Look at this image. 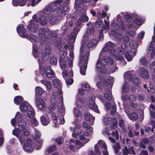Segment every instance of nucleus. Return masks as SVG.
<instances>
[{
    "label": "nucleus",
    "mask_w": 155,
    "mask_h": 155,
    "mask_svg": "<svg viewBox=\"0 0 155 155\" xmlns=\"http://www.w3.org/2000/svg\"><path fill=\"white\" fill-rule=\"evenodd\" d=\"M52 82L54 87L59 89L57 92L58 95L61 94L62 95V92L61 89V85L59 80L57 78L54 79L52 80Z\"/></svg>",
    "instance_id": "nucleus-12"
},
{
    "label": "nucleus",
    "mask_w": 155,
    "mask_h": 155,
    "mask_svg": "<svg viewBox=\"0 0 155 155\" xmlns=\"http://www.w3.org/2000/svg\"><path fill=\"white\" fill-rule=\"evenodd\" d=\"M18 124L19 127L21 128L27 127L28 123L24 120H18Z\"/></svg>",
    "instance_id": "nucleus-33"
},
{
    "label": "nucleus",
    "mask_w": 155,
    "mask_h": 155,
    "mask_svg": "<svg viewBox=\"0 0 155 155\" xmlns=\"http://www.w3.org/2000/svg\"><path fill=\"white\" fill-rule=\"evenodd\" d=\"M58 102L57 106L59 111L61 113H64L65 111L64 107L63 104V97L61 94L58 95Z\"/></svg>",
    "instance_id": "nucleus-11"
},
{
    "label": "nucleus",
    "mask_w": 155,
    "mask_h": 155,
    "mask_svg": "<svg viewBox=\"0 0 155 155\" xmlns=\"http://www.w3.org/2000/svg\"><path fill=\"white\" fill-rule=\"evenodd\" d=\"M107 92L108 93H105L104 94V96L106 99L109 101H110L112 99L111 91L108 90Z\"/></svg>",
    "instance_id": "nucleus-46"
},
{
    "label": "nucleus",
    "mask_w": 155,
    "mask_h": 155,
    "mask_svg": "<svg viewBox=\"0 0 155 155\" xmlns=\"http://www.w3.org/2000/svg\"><path fill=\"white\" fill-rule=\"evenodd\" d=\"M37 18L39 19L41 24L43 25H46L48 21V16L42 12H40L38 14Z\"/></svg>",
    "instance_id": "nucleus-6"
},
{
    "label": "nucleus",
    "mask_w": 155,
    "mask_h": 155,
    "mask_svg": "<svg viewBox=\"0 0 155 155\" xmlns=\"http://www.w3.org/2000/svg\"><path fill=\"white\" fill-rule=\"evenodd\" d=\"M89 107L95 112L98 113L99 110L97 105L94 104L90 103L89 104Z\"/></svg>",
    "instance_id": "nucleus-45"
},
{
    "label": "nucleus",
    "mask_w": 155,
    "mask_h": 155,
    "mask_svg": "<svg viewBox=\"0 0 155 155\" xmlns=\"http://www.w3.org/2000/svg\"><path fill=\"white\" fill-rule=\"evenodd\" d=\"M83 22H87L89 19V18L85 14H83L80 17Z\"/></svg>",
    "instance_id": "nucleus-57"
},
{
    "label": "nucleus",
    "mask_w": 155,
    "mask_h": 155,
    "mask_svg": "<svg viewBox=\"0 0 155 155\" xmlns=\"http://www.w3.org/2000/svg\"><path fill=\"white\" fill-rule=\"evenodd\" d=\"M152 46H151L149 48H148L149 51H152L150 58V60L152 61L151 64H150L151 69L153 68L152 66H155V47H152Z\"/></svg>",
    "instance_id": "nucleus-9"
},
{
    "label": "nucleus",
    "mask_w": 155,
    "mask_h": 155,
    "mask_svg": "<svg viewBox=\"0 0 155 155\" xmlns=\"http://www.w3.org/2000/svg\"><path fill=\"white\" fill-rule=\"evenodd\" d=\"M104 21L105 24L102 25V28L103 29L107 30L109 27V22L105 20H104Z\"/></svg>",
    "instance_id": "nucleus-52"
},
{
    "label": "nucleus",
    "mask_w": 155,
    "mask_h": 155,
    "mask_svg": "<svg viewBox=\"0 0 155 155\" xmlns=\"http://www.w3.org/2000/svg\"><path fill=\"white\" fill-rule=\"evenodd\" d=\"M24 150L28 152H31L33 151V149L31 145L24 144L23 147Z\"/></svg>",
    "instance_id": "nucleus-36"
},
{
    "label": "nucleus",
    "mask_w": 155,
    "mask_h": 155,
    "mask_svg": "<svg viewBox=\"0 0 155 155\" xmlns=\"http://www.w3.org/2000/svg\"><path fill=\"white\" fill-rule=\"evenodd\" d=\"M112 147L115 153L117 154L119 152L120 150L121 147V146L120 143L117 142L113 145Z\"/></svg>",
    "instance_id": "nucleus-29"
},
{
    "label": "nucleus",
    "mask_w": 155,
    "mask_h": 155,
    "mask_svg": "<svg viewBox=\"0 0 155 155\" xmlns=\"http://www.w3.org/2000/svg\"><path fill=\"white\" fill-rule=\"evenodd\" d=\"M35 101L36 106L39 109L41 110L45 107V102L41 98L36 97L35 99Z\"/></svg>",
    "instance_id": "nucleus-17"
},
{
    "label": "nucleus",
    "mask_w": 155,
    "mask_h": 155,
    "mask_svg": "<svg viewBox=\"0 0 155 155\" xmlns=\"http://www.w3.org/2000/svg\"><path fill=\"white\" fill-rule=\"evenodd\" d=\"M85 136L84 135L82 134V135H81L79 137V139L80 140L83 141H85L84 143H85V144L88 142L90 139V138L89 137H87V138H86L85 137Z\"/></svg>",
    "instance_id": "nucleus-51"
},
{
    "label": "nucleus",
    "mask_w": 155,
    "mask_h": 155,
    "mask_svg": "<svg viewBox=\"0 0 155 155\" xmlns=\"http://www.w3.org/2000/svg\"><path fill=\"white\" fill-rule=\"evenodd\" d=\"M83 127L88 130H89L90 131H92L93 130V129L91 127L88 125L85 122H84L83 124Z\"/></svg>",
    "instance_id": "nucleus-58"
},
{
    "label": "nucleus",
    "mask_w": 155,
    "mask_h": 155,
    "mask_svg": "<svg viewBox=\"0 0 155 155\" xmlns=\"http://www.w3.org/2000/svg\"><path fill=\"white\" fill-rule=\"evenodd\" d=\"M63 1L61 0H57L54 1L53 3H52V4L55 6L56 7V9L58 7V6L57 5L58 4H61H61L63 3Z\"/></svg>",
    "instance_id": "nucleus-54"
},
{
    "label": "nucleus",
    "mask_w": 155,
    "mask_h": 155,
    "mask_svg": "<svg viewBox=\"0 0 155 155\" xmlns=\"http://www.w3.org/2000/svg\"><path fill=\"white\" fill-rule=\"evenodd\" d=\"M111 135L113 137H115L116 140L118 139L119 134L117 130L113 131L111 133Z\"/></svg>",
    "instance_id": "nucleus-56"
},
{
    "label": "nucleus",
    "mask_w": 155,
    "mask_h": 155,
    "mask_svg": "<svg viewBox=\"0 0 155 155\" xmlns=\"http://www.w3.org/2000/svg\"><path fill=\"white\" fill-rule=\"evenodd\" d=\"M58 37L57 33L55 31H52L51 33L50 37L51 40H54L56 39Z\"/></svg>",
    "instance_id": "nucleus-47"
},
{
    "label": "nucleus",
    "mask_w": 155,
    "mask_h": 155,
    "mask_svg": "<svg viewBox=\"0 0 155 155\" xmlns=\"http://www.w3.org/2000/svg\"><path fill=\"white\" fill-rule=\"evenodd\" d=\"M48 20L50 21V23L52 25H54L57 23L61 19V17H59L58 15L56 16H53V14L50 15L48 16Z\"/></svg>",
    "instance_id": "nucleus-14"
},
{
    "label": "nucleus",
    "mask_w": 155,
    "mask_h": 155,
    "mask_svg": "<svg viewBox=\"0 0 155 155\" xmlns=\"http://www.w3.org/2000/svg\"><path fill=\"white\" fill-rule=\"evenodd\" d=\"M94 149L95 154L100 155L101 154L97 144H96L94 146Z\"/></svg>",
    "instance_id": "nucleus-59"
},
{
    "label": "nucleus",
    "mask_w": 155,
    "mask_h": 155,
    "mask_svg": "<svg viewBox=\"0 0 155 155\" xmlns=\"http://www.w3.org/2000/svg\"><path fill=\"white\" fill-rule=\"evenodd\" d=\"M140 61L142 64L145 66H147L148 64L146 58L145 57H143L140 58Z\"/></svg>",
    "instance_id": "nucleus-42"
},
{
    "label": "nucleus",
    "mask_w": 155,
    "mask_h": 155,
    "mask_svg": "<svg viewBox=\"0 0 155 155\" xmlns=\"http://www.w3.org/2000/svg\"><path fill=\"white\" fill-rule=\"evenodd\" d=\"M149 143V140L148 138H142L139 143V146L140 148L144 149L146 147L145 145L148 144Z\"/></svg>",
    "instance_id": "nucleus-25"
},
{
    "label": "nucleus",
    "mask_w": 155,
    "mask_h": 155,
    "mask_svg": "<svg viewBox=\"0 0 155 155\" xmlns=\"http://www.w3.org/2000/svg\"><path fill=\"white\" fill-rule=\"evenodd\" d=\"M122 153L124 155H127L128 154H135V152L134 148L132 146L130 147L129 148H127V146H125L122 150Z\"/></svg>",
    "instance_id": "nucleus-19"
},
{
    "label": "nucleus",
    "mask_w": 155,
    "mask_h": 155,
    "mask_svg": "<svg viewBox=\"0 0 155 155\" xmlns=\"http://www.w3.org/2000/svg\"><path fill=\"white\" fill-rule=\"evenodd\" d=\"M126 113L130 120H135L138 118V114L135 112H133L130 114L127 112H126Z\"/></svg>",
    "instance_id": "nucleus-28"
},
{
    "label": "nucleus",
    "mask_w": 155,
    "mask_h": 155,
    "mask_svg": "<svg viewBox=\"0 0 155 155\" xmlns=\"http://www.w3.org/2000/svg\"><path fill=\"white\" fill-rule=\"evenodd\" d=\"M18 32L19 34H22L23 37H25L26 33H25L26 31V29L22 26H20L17 28Z\"/></svg>",
    "instance_id": "nucleus-31"
},
{
    "label": "nucleus",
    "mask_w": 155,
    "mask_h": 155,
    "mask_svg": "<svg viewBox=\"0 0 155 155\" xmlns=\"http://www.w3.org/2000/svg\"><path fill=\"white\" fill-rule=\"evenodd\" d=\"M129 45L131 48V51L133 52V55L134 56L136 54V48L138 47V45L135 41H133L130 42Z\"/></svg>",
    "instance_id": "nucleus-20"
},
{
    "label": "nucleus",
    "mask_w": 155,
    "mask_h": 155,
    "mask_svg": "<svg viewBox=\"0 0 155 155\" xmlns=\"http://www.w3.org/2000/svg\"><path fill=\"white\" fill-rule=\"evenodd\" d=\"M56 148L57 147L56 145H52L47 149L46 152H48V153H50L55 150Z\"/></svg>",
    "instance_id": "nucleus-44"
},
{
    "label": "nucleus",
    "mask_w": 155,
    "mask_h": 155,
    "mask_svg": "<svg viewBox=\"0 0 155 155\" xmlns=\"http://www.w3.org/2000/svg\"><path fill=\"white\" fill-rule=\"evenodd\" d=\"M75 144L77 146V149H79L84 146L85 144V143H84V142L82 143L79 140H77L75 141Z\"/></svg>",
    "instance_id": "nucleus-48"
},
{
    "label": "nucleus",
    "mask_w": 155,
    "mask_h": 155,
    "mask_svg": "<svg viewBox=\"0 0 155 155\" xmlns=\"http://www.w3.org/2000/svg\"><path fill=\"white\" fill-rule=\"evenodd\" d=\"M35 115L34 110L31 107L28 109L27 114V116L29 118H33Z\"/></svg>",
    "instance_id": "nucleus-30"
},
{
    "label": "nucleus",
    "mask_w": 155,
    "mask_h": 155,
    "mask_svg": "<svg viewBox=\"0 0 155 155\" xmlns=\"http://www.w3.org/2000/svg\"><path fill=\"white\" fill-rule=\"evenodd\" d=\"M139 75L142 78L145 79L148 78L149 73L147 70L143 67L140 68L137 71Z\"/></svg>",
    "instance_id": "nucleus-10"
},
{
    "label": "nucleus",
    "mask_w": 155,
    "mask_h": 155,
    "mask_svg": "<svg viewBox=\"0 0 155 155\" xmlns=\"http://www.w3.org/2000/svg\"><path fill=\"white\" fill-rule=\"evenodd\" d=\"M27 28L30 31L35 32L38 28V25L35 23V20H31L30 21Z\"/></svg>",
    "instance_id": "nucleus-13"
},
{
    "label": "nucleus",
    "mask_w": 155,
    "mask_h": 155,
    "mask_svg": "<svg viewBox=\"0 0 155 155\" xmlns=\"http://www.w3.org/2000/svg\"><path fill=\"white\" fill-rule=\"evenodd\" d=\"M103 23V21L100 18H97L94 23V25L96 28H99Z\"/></svg>",
    "instance_id": "nucleus-40"
},
{
    "label": "nucleus",
    "mask_w": 155,
    "mask_h": 155,
    "mask_svg": "<svg viewBox=\"0 0 155 155\" xmlns=\"http://www.w3.org/2000/svg\"><path fill=\"white\" fill-rule=\"evenodd\" d=\"M84 116L86 120L92 125L93 121L95 120V117L92 116L90 113H86L84 114Z\"/></svg>",
    "instance_id": "nucleus-24"
},
{
    "label": "nucleus",
    "mask_w": 155,
    "mask_h": 155,
    "mask_svg": "<svg viewBox=\"0 0 155 155\" xmlns=\"http://www.w3.org/2000/svg\"><path fill=\"white\" fill-rule=\"evenodd\" d=\"M128 100L130 101H134L136 100V97L134 95L131 94L128 97Z\"/></svg>",
    "instance_id": "nucleus-64"
},
{
    "label": "nucleus",
    "mask_w": 155,
    "mask_h": 155,
    "mask_svg": "<svg viewBox=\"0 0 155 155\" xmlns=\"http://www.w3.org/2000/svg\"><path fill=\"white\" fill-rule=\"evenodd\" d=\"M116 105L115 104H114L112 106V109L110 112L111 114L112 115H114L115 114L116 110Z\"/></svg>",
    "instance_id": "nucleus-62"
},
{
    "label": "nucleus",
    "mask_w": 155,
    "mask_h": 155,
    "mask_svg": "<svg viewBox=\"0 0 155 155\" xmlns=\"http://www.w3.org/2000/svg\"><path fill=\"white\" fill-rule=\"evenodd\" d=\"M43 142V140L42 139L37 141L35 143V148L37 150L40 149L41 147L42 144Z\"/></svg>",
    "instance_id": "nucleus-37"
},
{
    "label": "nucleus",
    "mask_w": 155,
    "mask_h": 155,
    "mask_svg": "<svg viewBox=\"0 0 155 155\" xmlns=\"http://www.w3.org/2000/svg\"><path fill=\"white\" fill-rule=\"evenodd\" d=\"M119 27V26L116 23H113L111 26V29L114 32L117 30Z\"/></svg>",
    "instance_id": "nucleus-63"
},
{
    "label": "nucleus",
    "mask_w": 155,
    "mask_h": 155,
    "mask_svg": "<svg viewBox=\"0 0 155 155\" xmlns=\"http://www.w3.org/2000/svg\"><path fill=\"white\" fill-rule=\"evenodd\" d=\"M26 2V0H13L12 3L15 6L18 5L22 6L25 5Z\"/></svg>",
    "instance_id": "nucleus-27"
},
{
    "label": "nucleus",
    "mask_w": 155,
    "mask_h": 155,
    "mask_svg": "<svg viewBox=\"0 0 155 155\" xmlns=\"http://www.w3.org/2000/svg\"><path fill=\"white\" fill-rule=\"evenodd\" d=\"M84 2L81 0H75L74 3V7L78 11L82 10L84 8Z\"/></svg>",
    "instance_id": "nucleus-16"
},
{
    "label": "nucleus",
    "mask_w": 155,
    "mask_h": 155,
    "mask_svg": "<svg viewBox=\"0 0 155 155\" xmlns=\"http://www.w3.org/2000/svg\"><path fill=\"white\" fill-rule=\"evenodd\" d=\"M114 46V44L111 41L108 42L106 43L104 47L102 49V51L104 52L108 51L110 48H113Z\"/></svg>",
    "instance_id": "nucleus-23"
},
{
    "label": "nucleus",
    "mask_w": 155,
    "mask_h": 155,
    "mask_svg": "<svg viewBox=\"0 0 155 155\" xmlns=\"http://www.w3.org/2000/svg\"><path fill=\"white\" fill-rule=\"evenodd\" d=\"M35 93L39 96H41L44 93L43 89L40 87H36L35 89Z\"/></svg>",
    "instance_id": "nucleus-38"
},
{
    "label": "nucleus",
    "mask_w": 155,
    "mask_h": 155,
    "mask_svg": "<svg viewBox=\"0 0 155 155\" xmlns=\"http://www.w3.org/2000/svg\"><path fill=\"white\" fill-rule=\"evenodd\" d=\"M61 53H63V56H61L59 59V63L62 70H64L67 68L66 61L68 58L65 57L67 54L66 51H61Z\"/></svg>",
    "instance_id": "nucleus-3"
},
{
    "label": "nucleus",
    "mask_w": 155,
    "mask_h": 155,
    "mask_svg": "<svg viewBox=\"0 0 155 155\" xmlns=\"http://www.w3.org/2000/svg\"><path fill=\"white\" fill-rule=\"evenodd\" d=\"M98 41L96 39H92L89 40L87 43V46L88 48H92L95 47L97 45Z\"/></svg>",
    "instance_id": "nucleus-21"
},
{
    "label": "nucleus",
    "mask_w": 155,
    "mask_h": 155,
    "mask_svg": "<svg viewBox=\"0 0 155 155\" xmlns=\"http://www.w3.org/2000/svg\"><path fill=\"white\" fill-rule=\"evenodd\" d=\"M88 40V37L87 34L86 33L83 36V40L81 41V46L80 48V54H83L84 51V47L86 44V41Z\"/></svg>",
    "instance_id": "nucleus-15"
},
{
    "label": "nucleus",
    "mask_w": 155,
    "mask_h": 155,
    "mask_svg": "<svg viewBox=\"0 0 155 155\" xmlns=\"http://www.w3.org/2000/svg\"><path fill=\"white\" fill-rule=\"evenodd\" d=\"M80 29L77 27H74L72 32L69 36V40L71 42L74 43L75 41L77 35L80 31Z\"/></svg>",
    "instance_id": "nucleus-7"
},
{
    "label": "nucleus",
    "mask_w": 155,
    "mask_h": 155,
    "mask_svg": "<svg viewBox=\"0 0 155 155\" xmlns=\"http://www.w3.org/2000/svg\"><path fill=\"white\" fill-rule=\"evenodd\" d=\"M32 106L28 103L27 102L23 103L20 106V110L21 111L24 112H26Z\"/></svg>",
    "instance_id": "nucleus-22"
},
{
    "label": "nucleus",
    "mask_w": 155,
    "mask_h": 155,
    "mask_svg": "<svg viewBox=\"0 0 155 155\" xmlns=\"http://www.w3.org/2000/svg\"><path fill=\"white\" fill-rule=\"evenodd\" d=\"M69 9V7L67 5H63V4L60 5L57 9L56 14L62 19L66 15Z\"/></svg>",
    "instance_id": "nucleus-2"
},
{
    "label": "nucleus",
    "mask_w": 155,
    "mask_h": 155,
    "mask_svg": "<svg viewBox=\"0 0 155 155\" xmlns=\"http://www.w3.org/2000/svg\"><path fill=\"white\" fill-rule=\"evenodd\" d=\"M54 74V73L53 71H46L45 73H44L42 75L45 78L44 76L45 75V77L48 78H51L53 76Z\"/></svg>",
    "instance_id": "nucleus-35"
},
{
    "label": "nucleus",
    "mask_w": 155,
    "mask_h": 155,
    "mask_svg": "<svg viewBox=\"0 0 155 155\" xmlns=\"http://www.w3.org/2000/svg\"><path fill=\"white\" fill-rule=\"evenodd\" d=\"M22 133L23 134L26 136H28L29 135V132L26 128L25 127L22 128Z\"/></svg>",
    "instance_id": "nucleus-55"
},
{
    "label": "nucleus",
    "mask_w": 155,
    "mask_h": 155,
    "mask_svg": "<svg viewBox=\"0 0 155 155\" xmlns=\"http://www.w3.org/2000/svg\"><path fill=\"white\" fill-rule=\"evenodd\" d=\"M58 95H56L55 93H53L51 99V104L49 107V109L51 112L54 111L56 107V102L58 101Z\"/></svg>",
    "instance_id": "nucleus-4"
},
{
    "label": "nucleus",
    "mask_w": 155,
    "mask_h": 155,
    "mask_svg": "<svg viewBox=\"0 0 155 155\" xmlns=\"http://www.w3.org/2000/svg\"><path fill=\"white\" fill-rule=\"evenodd\" d=\"M100 62V59H99L97 60L96 63V68L97 69H100V71L101 74H104L106 72V70L105 67V66H101Z\"/></svg>",
    "instance_id": "nucleus-26"
},
{
    "label": "nucleus",
    "mask_w": 155,
    "mask_h": 155,
    "mask_svg": "<svg viewBox=\"0 0 155 155\" xmlns=\"http://www.w3.org/2000/svg\"><path fill=\"white\" fill-rule=\"evenodd\" d=\"M89 56L90 52H87L84 55H80L79 64L80 71L81 74L83 75H84L86 74Z\"/></svg>",
    "instance_id": "nucleus-1"
},
{
    "label": "nucleus",
    "mask_w": 155,
    "mask_h": 155,
    "mask_svg": "<svg viewBox=\"0 0 155 155\" xmlns=\"http://www.w3.org/2000/svg\"><path fill=\"white\" fill-rule=\"evenodd\" d=\"M50 32L48 29L41 28L39 31V36L41 38L46 39L48 37Z\"/></svg>",
    "instance_id": "nucleus-8"
},
{
    "label": "nucleus",
    "mask_w": 155,
    "mask_h": 155,
    "mask_svg": "<svg viewBox=\"0 0 155 155\" xmlns=\"http://www.w3.org/2000/svg\"><path fill=\"white\" fill-rule=\"evenodd\" d=\"M50 62L51 64L56 65L57 63L56 58L54 57H52L50 60Z\"/></svg>",
    "instance_id": "nucleus-60"
},
{
    "label": "nucleus",
    "mask_w": 155,
    "mask_h": 155,
    "mask_svg": "<svg viewBox=\"0 0 155 155\" xmlns=\"http://www.w3.org/2000/svg\"><path fill=\"white\" fill-rule=\"evenodd\" d=\"M112 121V118L110 117H105L104 119V122L107 124H110Z\"/></svg>",
    "instance_id": "nucleus-53"
},
{
    "label": "nucleus",
    "mask_w": 155,
    "mask_h": 155,
    "mask_svg": "<svg viewBox=\"0 0 155 155\" xmlns=\"http://www.w3.org/2000/svg\"><path fill=\"white\" fill-rule=\"evenodd\" d=\"M133 52H131V50L130 51H129V53L128 52L125 53L124 56L128 61H132V57L134 56L133 55Z\"/></svg>",
    "instance_id": "nucleus-32"
},
{
    "label": "nucleus",
    "mask_w": 155,
    "mask_h": 155,
    "mask_svg": "<svg viewBox=\"0 0 155 155\" xmlns=\"http://www.w3.org/2000/svg\"><path fill=\"white\" fill-rule=\"evenodd\" d=\"M87 25L88 26V29L90 34L91 35H93L95 33V30L93 25L91 23H87Z\"/></svg>",
    "instance_id": "nucleus-34"
},
{
    "label": "nucleus",
    "mask_w": 155,
    "mask_h": 155,
    "mask_svg": "<svg viewBox=\"0 0 155 155\" xmlns=\"http://www.w3.org/2000/svg\"><path fill=\"white\" fill-rule=\"evenodd\" d=\"M41 134L40 133L37 131H35V133L33 134V140H35L40 139Z\"/></svg>",
    "instance_id": "nucleus-39"
},
{
    "label": "nucleus",
    "mask_w": 155,
    "mask_h": 155,
    "mask_svg": "<svg viewBox=\"0 0 155 155\" xmlns=\"http://www.w3.org/2000/svg\"><path fill=\"white\" fill-rule=\"evenodd\" d=\"M97 143L100 147L104 149V150L103 151V155H108V153L107 150V147L104 141L100 140L98 141Z\"/></svg>",
    "instance_id": "nucleus-18"
},
{
    "label": "nucleus",
    "mask_w": 155,
    "mask_h": 155,
    "mask_svg": "<svg viewBox=\"0 0 155 155\" xmlns=\"http://www.w3.org/2000/svg\"><path fill=\"white\" fill-rule=\"evenodd\" d=\"M30 124L33 126H37L38 124V122L36 118H33L30 121Z\"/></svg>",
    "instance_id": "nucleus-50"
},
{
    "label": "nucleus",
    "mask_w": 155,
    "mask_h": 155,
    "mask_svg": "<svg viewBox=\"0 0 155 155\" xmlns=\"http://www.w3.org/2000/svg\"><path fill=\"white\" fill-rule=\"evenodd\" d=\"M133 82L135 86H138L140 83V80L139 78H135L134 79Z\"/></svg>",
    "instance_id": "nucleus-43"
},
{
    "label": "nucleus",
    "mask_w": 155,
    "mask_h": 155,
    "mask_svg": "<svg viewBox=\"0 0 155 155\" xmlns=\"http://www.w3.org/2000/svg\"><path fill=\"white\" fill-rule=\"evenodd\" d=\"M122 91L124 93H127L129 91V89L128 85L126 83L124 84L122 88Z\"/></svg>",
    "instance_id": "nucleus-49"
},
{
    "label": "nucleus",
    "mask_w": 155,
    "mask_h": 155,
    "mask_svg": "<svg viewBox=\"0 0 155 155\" xmlns=\"http://www.w3.org/2000/svg\"><path fill=\"white\" fill-rule=\"evenodd\" d=\"M52 3L50 4L44 8L42 12L45 14L47 16L52 15L50 13L54 12L57 9L56 7Z\"/></svg>",
    "instance_id": "nucleus-5"
},
{
    "label": "nucleus",
    "mask_w": 155,
    "mask_h": 155,
    "mask_svg": "<svg viewBox=\"0 0 155 155\" xmlns=\"http://www.w3.org/2000/svg\"><path fill=\"white\" fill-rule=\"evenodd\" d=\"M41 120L42 124L44 125H46L48 124L44 116H42L41 117Z\"/></svg>",
    "instance_id": "nucleus-61"
},
{
    "label": "nucleus",
    "mask_w": 155,
    "mask_h": 155,
    "mask_svg": "<svg viewBox=\"0 0 155 155\" xmlns=\"http://www.w3.org/2000/svg\"><path fill=\"white\" fill-rule=\"evenodd\" d=\"M23 100L22 97L20 96H17L14 98V103L16 104H20Z\"/></svg>",
    "instance_id": "nucleus-41"
}]
</instances>
